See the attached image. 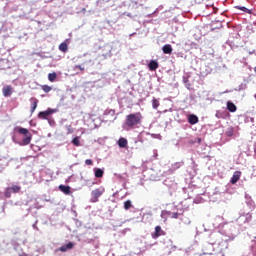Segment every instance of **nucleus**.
<instances>
[{"label": "nucleus", "instance_id": "f257e3e1", "mask_svg": "<svg viewBox=\"0 0 256 256\" xmlns=\"http://www.w3.org/2000/svg\"><path fill=\"white\" fill-rule=\"evenodd\" d=\"M143 122V114L141 112L131 113L126 116L125 127L135 129Z\"/></svg>", "mask_w": 256, "mask_h": 256}, {"label": "nucleus", "instance_id": "a878e982", "mask_svg": "<svg viewBox=\"0 0 256 256\" xmlns=\"http://www.w3.org/2000/svg\"><path fill=\"white\" fill-rule=\"evenodd\" d=\"M13 193V191L11 190L10 187L6 188L4 191V195L7 199L11 198V194Z\"/></svg>", "mask_w": 256, "mask_h": 256}, {"label": "nucleus", "instance_id": "9d476101", "mask_svg": "<svg viewBox=\"0 0 256 256\" xmlns=\"http://www.w3.org/2000/svg\"><path fill=\"white\" fill-rule=\"evenodd\" d=\"M162 51L165 55H171V53H173V47L171 46V44H165L162 47Z\"/></svg>", "mask_w": 256, "mask_h": 256}, {"label": "nucleus", "instance_id": "4468645a", "mask_svg": "<svg viewBox=\"0 0 256 256\" xmlns=\"http://www.w3.org/2000/svg\"><path fill=\"white\" fill-rule=\"evenodd\" d=\"M59 189L64 193L65 195H70L71 194V187L70 186H65V185H60Z\"/></svg>", "mask_w": 256, "mask_h": 256}, {"label": "nucleus", "instance_id": "4be33fe9", "mask_svg": "<svg viewBox=\"0 0 256 256\" xmlns=\"http://www.w3.org/2000/svg\"><path fill=\"white\" fill-rule=\"evenodd\" d=\"M236 9H239V11H243L244 13H249L251 14V10H249L247 7L245 6H235Z\"/></svg>", "mask_w": 256, "mask_h": 256}, {"label": "nucleus", "instance_id": "c85d7f7f", "mask_svg": "<svg viewBox=\"0 0 256 256\" xmlns=\"http://www.w3.org/2000/svg\"><path fill=\"white\" fill-rule=\"evenodd\" d=\"M172 219H179V213L174 212L171 216Z\"/></svg>", "mask_w": 256, "mask_h": 256}, {"label": "nucleus", "instance_id": "f3484780", "mask_svg": "<svg viewBox=\"0 0 256 256\" xmlns=\"http://www.w3.org/2000/svg\"><path fill=\"white\" fill-rule=\"evenodd\" d=\"M104 171L103 170H101V168H97L96 170H95V177L97 178V179H101V177H103V175H104Z\"/></svg>", "mask_w": 256, "mask_h": 256}, {"label": "nucleus", "instance_id": "ddd939ff", "mask_svg": "<svg viewBox=\"0 0 256 256\" xmlns=\"http://www.w3.org/2000/svg\"><path fill=\"white\" fill-rule=\"evenodd\" d=\"M227 109H228V111H230V113H235V111H237V106L233 102L228 101Z\"/></svg>", "mask_w": 256, "mask_h": 256}, {"label": "nucleus", "instance_id": "6ab92c4d", "mask_svg": "<svg viewBox=\"0 0 256 256\" xmlns=\"http://www.w3.org/2000/svg\"><path fill=\"white\" fill-rule=\"evenodd\" d=\"M131 207H133V203L131 202V200H127L124 202L125 211H129V209H131Z\"/></svg>", "mask_w": 256, "mask_h": 256}, {"label": "nucleus", "instance_id": "1a4fd4ad", "mask_svg": "<svg viewBox=\"0 0 256 256\" xmlns=\"http://www.w3.org/2000/svg\"><path fill=\"white\" fill-rule=\"evenodd\" d=\"M75 247V244L73 242H69L66 245H63L59 248V251H62V253H65V251H69Z\"/></svg>", "mask_w": 256, "mask_h": 256}, {"label": "nucleus", "instance_id": "39448f33", "mask_svg": "<svg viewBox=\"0 0 256 256\" xmlns=\"http://www.w3.org/2000/svg\"><path fill=\"white\" fill-rule=\"evenodd\" d=\"M165 235V231L161 228V226L155 227V232L152 233V239H159V237H163Z\"/></svg>", "mask_w": 256, "mask_h": 256}, {"label": "nucleus", "instance_id": "412c9836", "mask_svg": "<svg viewBox=\"0 0 256 256\" xmlns=\"http://www.w3.org/2000/svg\"><path fill=\"white\" fill-rule=\"evenodd\" d=\"M72 143L75 147H81V141L79 140V136H76L74 139H72Z\"/></svg>", "mask_w": 256, "mask_h": 256}, {"label": "nucleus", "instance_id": "9b49d317", "mask_svg": "<svg viewBox=\"0 0 256 256\" xmlns=\"http://www.w3.org/2000/svg\"><path fill=\"white\" fill-rule=\"evenodd\" d=\"M4 97H11L13 88L11 86H5L2 90Z\"/></svg>", "mask_w": 256, "mask_h": 256}, {"label": "nucleus", "instance_id": "6e6552de", "mask_svg": "<svg viewBox=\"0 0 256 256\" xmlns=\"http://www.w3.org/2000/svg\"><path fill=\"white\" fill-rule=\"evenodd\" d=\"M188 123H190V125H197V123H199V117H197L195 114L189 115Z\"/></svg>", "mask_w": 256, "mask_h": 256}, {"label": "nucleus", "instance_id": "dca6fc26", "mask_svg": "<svg viewBox=\"0 0 256 256\" xmlns=\"http://www.w3.org/2000/svg\"><path fill=\"white\" fill-rule=\"evenodd\" d=\"M59 50L62 51V53H67V51L69 50V46L67 45V43L63 42L59 45Z\"/></svg>", "mask_w": 256, "mask_h": 256}, {"label": "nucleus", "instance_id": "423d86ee", "mask_svg": "<svg viewBox=\"0 0 256 256\" xmlns=\"http://www.w3.org/2000/svg\"><path fill=\"white\" fill-rule=\"evenodd\" d=\"M53 113H55V110L49 108L46 111L39 112L38 117L39 119H48L49 115H53Z\"/></svg>", "mask_w": 256, "mask_h": 256}, {"label": "nucleus", "instance_id": "7c9ffc66", "mask_svg": "<svg viewBox=\"0 0 256 256\" xmlns=\"http://www.w3.org/2000/svg\"><path fill=\"white\" fill-rule=\"evenodd\" d=\"M85 165H93V160H91V159H86V160H85Z\"/></svg>", "mask_w": 256, "mask_h": 256}, {"label": "nucleus", "instance_id": "2f4dec72", "mask_svg": "<svg viewBox=\"0 0 256 256\" xmlns=\"http://www.w3.org/2000/svg\"><path fill=\"white\" fill-rule=\"evenodd\" d=\"M174 167H175V169H179V167H181V165H179V163H176V164L174 165Z\"/></svg>", "mask_w": 256, "mask_h": 256}, {"label": "nucleus", "instance_id": "b1692460", "mask_svg": "<svg viewBox=\"0 0 256 256\" xmlns=\"http://www.w3.org/2000/svg\"><path fill=\"white\" fill-rule=\"evenodd\" d=\"M41 89H42V91H44V93H49L50 91L53 90V88L49 85H42Z\"/></svg>", "mask_w": 256, "mask_h": 256}, {"label": "nucleus", "instance_id": "393cba45", "mask_svg": "<svg viewBox=\"0 0 256 256\" xmlns=\"http://www.w3.org/2000/svg\"><path fill=\"white\" fill-rule=\"evenodd\" d=\"M10 190H12V193H19L21 191V186L12 185Z\"/></svg>", "mask_w": 256, "mask_h": 256}, {"label": "nucleus", "instance_id": "f8f14e48", "mask_svg": "<svg viewBox=\"0 0 256 256\" xmlns=\"http://www.w3.org/2000/svg\"><path fill=\"white\" fill-rule=\"evenodd\" d=\"M148 67H149L150 71H157V69H159V63H157V61H155V60H152L148 64Z\"/></svg>", "mask_w": 256, "mask_h": 256}, {"label": "nucleus", "instance_id": "20e7f679", "mask_svg": "<svg viewBox=\"0 0 256 256\" xmlns=\"http://www.w3.org/2000/svg\"><path fill=\"white\" fill-rule=\"evenodd\" d=\"M105 193V188H96L91 192L93 203H97L99 201V197Z\"/></svg>", "mask_w": 256, "mask_h": 256}, {"label": "nucleus", "instance_id": "473e14b6", "mask_svg": "<svg viewBox=\"0 0 256 256\" xmlns=\"http://www.w3.org/2000/svg\"><path fill=\"white\" fill-rule=\"evenodd\" d=\"M87 10L85 8L82 9V13H85Z\"/></svg>", "mask_w": 256, "mask_h": 256}, {"label": "nucleus", "instance_id": "f03ea898", "mask_svg": "<svg viewBox=\"0 0 256 256\" xmlns=\"http://www.w3.org/2000/svg\"><path fill=\"white\" fill-rule=\"evenodd\" d=\"M15 131H17L19 135L24 136L22 139V145H29L31 143V139H33V135L31 134V132H29L27 128L17 127L15 128Z\"/></svg>", "mask_w": 256, "mask_h": 256}, {"label": "nucleus", "instance_id": "2eb2a0df", "mask_svg": "<svg viewBox=\"0 0 256 256\" xmlns=\"http://www.w3.org/2000/svg\"><path fill=\"white\" fill-rule=\"evenodd\" d=\"M30 101H32L31 113H35V109H37V104L39 103V100H37V98H31Z\"/></svg>", "mask_w": 256, "mask_h": 256}, {"label": "nucleus", "instance_id": "c756f323", "mask_svg": "<svg viewBox=\"0 0 256 256\" xmlns=\"http://www.w3.org/2000/svg\"><path fill=\"white\" fill-rule=\"evenodd\" d=\"M75 69H79V71H85V67H83L81 65H76Z\"/></svg>", "mask_w": 256, "mask_h": 256}, {"label": "nucleus", "instance_id": "a211bd4d", "mask_svg": "<svg viewBox=\"0 0 256 256\" xmlns=\"http://www.w3.org/2000/svg\"><path fill=\"white\" fill-rule=\"evenodd\" d=\"M127 140L125 139V138H120L119 140H118V145H119V147H121V148H125V147H127Z\"/></svg>", "mask_w": 256, "mask_h": 256}, {"label": "nucleus", "instance_id": "cd10ccee", "mask_svg": "<svg viewBox=\"0 0 256 256\" xmlns=\"http://www.w3.org/2000/svg\"><path fill=\"white\" fill-rule=\"evenodd\" d=\"M227 137H233V128L228 129L226 132Z\"/></svg>", "mask_w": 256, "mask_h": 256}, {"label": "nucleus", "instance_id": "7ed1b4c3", "mask_svg": "<svg viewBox=\"0 0 256 256\" xmlns=\"http://www.w3.org/2000/svg\"><path fill=\"white\" fill-rule=\"evenodd\" d=\"M15 131H17L19 135L24 136L22 139V145H29L31 143V139H33V135L31 134V132H29L27 128L17 127L15 128Z\"/></svg>", "mask_w": 256, "mask_h": 256}, {"label": "nucleus", "instance_id": "72a5a7b5", "mask_svg": "<svg viewBox=\"0 0 256 256\" xmlns=\"http://www.w3.org/2000/svg\"><path fill=\"white\" fill-rule=\"evenodd\" d=\"M254 71L256 72V66L254 67Z\"/></svg>", "mask_w": 256, "mask_h": 256}, {"label": "nucleus", "instance_id": "aec40b11", "mask_svg": "<svg viewBox=\"0 0 256 256\" xmlns=\"http://www.w3.org/2000/svg\"><path fill=\"white\" fill-rule=\"evenodd\" d=\"M55 79H57V73H49L48 74V80L51 82V83H54Z\"/></svg>", "mask_w": 256, "mask_h": 256}, {"label": "nucleus", "instance_id": "0eeeda50", "mask_svg": "<svg viewBox=\"0 0 256 256\" xmlns=\"http://www.w3.org/2000/svg\"><path fill=\"white\" fill-rule=\"evenodd\" d=\"M239 179H241V171H235L233 173V176H232L231 180H230V183L232 185H235V183H237L239 181Z\"/></svg>", "mask_w": 256, "mask_h": 256}, {"label": "nucleus", "instance_id": "bb28decb", "mask_svg": "<svg viewBox=\"0 0 256 256\" xmlns=\"http://www.w3.org/2000/svg\"><path fill=\"white\" fill-rule=\"evenodd\" d=\"M159 100H157L156 98H153L152 99V107H153V109H158V107H159Z\"/></svg>", "mask_w": 256, "mask_h": 256}, {"label": "nucleus", "instance_id": "5701e85b", "mask_svg": "<svg viewBox=\"0 0 256 256\" xmlns=\"http://www.w3.org/2000/svg\"><path fill=\"white\" fill-rule=\"evenodd\" d=\"M65 129H66V135H71V134H73V132H74V129H73V126H71V124H69V125H66L65 126Z\"/></svg>", "mask_w": 256, "mask_h": 256}]
</instances>
